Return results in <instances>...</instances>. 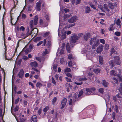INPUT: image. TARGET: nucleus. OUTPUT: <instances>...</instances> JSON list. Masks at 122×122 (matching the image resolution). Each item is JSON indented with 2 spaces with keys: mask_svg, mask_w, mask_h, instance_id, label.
<instances>
[{
  "mask_svg": "<svg viewBox=\"0 0 122 122\" xmlns=\"http://www.w3.org/2000/svg\"><path fill=\"white\" fill-rule=\"evenodd\" d=\"M113 61H111L109 62L110 65L112 67H113L115 65H120L121 64L120 57L118 56L114 57Z\"/></svg>",
  "mask_w": 122,
  "mask_h": 122,
  "instance_id": "nucleus-1",
  "label": "nucleus"
},
{
  "mask_svg": "<svg viewBox=\"0 0 122 122\" xmlns=\"http://www.w3.org/2000/svg\"><path fill=\"white\" fill-rule=\"evenodd\" d=\"M99 40L97 39V37H94L91 39L90 43L91 45H92V48L93 49H95L96 47L99 45Z\"/></svg>",
  "mask_w": 122,
  "mask_h": 122,
  "instance_id": "nucleus-2",
  "label": "nucleus"
},
{
  "mask_svg": "<svg viewBox=\"0 0 122 122\" xmlns=\"http://www.w3.org/2000/svg\"><path fill=\"white\" fill-rule=\"evenodd\" d=\"M78 95V93H74L73 96L72 98L70 99L69 103V104L70 105H73L76 101L78 100H79L77 98V96Z\"/></svg>",
  "mask_w": 122,
  "mask_h": 122,
  "instance_id": "nucleus-3",
  "label": "nucleus"
},
{
  "mask_svg": "<svg viewBox=\"0 0 122 122\" xmlns=\"http://www.w3.org/2000/svg\"><path fill=\"white\" fill-rule=\"evenodd\" d=\"M78 38L76 35L75 34H73L72 36H71V39L70 42L71 44V47H73V45H74V44L76 43L77 41L78 40ZM74 45H73V46Z\"/></svg>",
  "mask_w": 122,
  "mask_h": 122,
  "instance_id": "nucleus-4",
  "label": "nucleus"
},
{
  "mask_svg": "<svg viewBox=\"0 0 122 122\" xmlns=\"http://www.w3.org/2000/svg\"><path fill=\"white\" fill-rule=\"evenodd\" d=\"M96 89L94 87H92L90 88H87L86 89V91L87 92L86 94L87 95H89L90 94H94L95 91Z\"/></svg>",
  "mask_w": 122,
  "mask_h": 122,
  "instance_id": "nucleus-5",
  "label": "nucleus"
},
{
  "mask_svg": "<svg viewBox=\"0 0 122 122\" xmlns=\"http://www.w3.org/2000/svg\"><path fill=\"white\" fill-rule=\"evenodd\" d=\"M38 19V16L37 15H36L34 19V22H33V20L30 21V25L31 28L33 29V28L34 22L35 25H37Z\"/></svg>",
  "mask_w": 122,
  "mask_h": 122,
  "instance_id": "nucleus-6",
  "label": "nucleus"
},
{
  "mask_svg": "<svg viewBox=\"0 0 122 122\" xmlns=\"http://www.w3.org/2000/svg\"><path fill=\"white\" fill-rule=\"evenodd\" d=\"M50 34V32H47L46 33H45L43 35L44 37H46L47 36H48L46 38V39H45L43 41V46H45V45L46 43V41H47V39H50L51 38V36L49 35Z\"/></svg>",
  "mask_w": 122,
  "mask_h": 122,
  "instance_id": "nucleus-7",
  "label": "nucleus"
},
{
  "mask_svg": "<svg viewBox=\"0 0 122 122\" xmlns=\"http://www.w3.org/2000/svg\"><path fill=\"white\" fill-rule=\"evenodd\" d=\"M117 71H118L119 73L118 74H117L118 73L116 72L117 71H115L113 70H112L110 72V74L112 76H117V75L120 74L121 73V71L120 69H117Z\"/></svg>",
  "mask_w": 122,
  "mask_h": 122,
  "instance_id": "nucleus-8",
  "label": "nucleus"
},
{
  "mask_svg": "<svg viewBox=\"0 0 122 122\" xmlns=\"http://www.w3.org/2000/svg\"><path fill=\"white\" fill-rule=\"evenodd\" d=\"M78 19L77 17L76 16L72 17L70 19L68 20V21L70 23H72L76 22Z\"/></svg>",
  "mask_w": 122,
  "mask_h": 122,
  "instance_id": "nucleus-9",
  "label": "nucleus"
},
{
  "mask_svg": "<svg viewBox=\"0 0 122 122\" xmlns=\"http://www.w3.org/2000/svg\"><path fill=\"white\" fill-rule=\"evenodd\" d=\"M67 102V100L66 98H65L62 99L61 102L62 107H61V109H63L64 107L66 105Z\"/></svg>",
  "mask_w": 122,
  "mask_h": 122,
  "instance_id": "nucleus-10",
  "label": "nucleus"
},
{
  "mask_svg": "<svg viewBox=\"0 0 122 122\" xmlns=\"http://www.w3.org/2000/svg\"><path fill=\"white\" fill-rule=\"evenodd\" d=\"M41 0H40L36 3V8L38 11H39L41 10Z\"/></svg>",
  "mask_w": 122,
  "mask_h": 122,
  "instance_id": "nucleus-11",
  "label": "nucleus"
},
{
  "mask_svg": "<svg viewBox=\"0 0 122 122\" xmlns=\"http://www.w3.org/2000/svg\"><path fill=\"white\" fill-rule=\"evenodd\" d=\"M108 7L111 9H113L115 6H116L117 4L116 3H113L111 2L108 3Z\"/></svg>",
  "mask_w": 122,
  "mask_h": 122,
  "instance_id": "nucleus-12",
  "label": "nucleus"
},
{
  "mask_svg": "<svg viewBox=\"0 0 122 122\" xmlns=\"http://www.w3.org/2000/svg\"><path fill=\"white\" fill-rule=\"evenodd\" d=\"M77 79L79 81H83L87 80V78H86L84 76H81L79 77Z\"/></svg>",
  "mask_w": 122,
  "mask_h": 122,
  "instance_id": "nucleus-13",
  "label": "nucleus"
},
{
  "mask_svg": "<svg viewBox=\"0 0 122 122\" xmlns=\"http://www.w3.org/2000/svg\"><path fill=\"white\" fill-rule=\"evenodd\" d=\"M30 121L31 122H37V116L35 115L31 117Z\"/></svg>",
  "mask_w": 122,
  "mask_h": 122,
  "instance_id": "nucleus-14",
  "label": "nucleus"
},
{
  "mask_svg": "<svg viewBox=\"0 0 122 122\" xmlns=\"http://www.w3.org/2000/svg\"><path fill=\"white\" fill-rule=\"evenodd\" d=\"M90 37V34L89 33L86 34L83 36V38H84V39L86 41H87Z\"/></svg>",
  "mask_w": 122,
  "mask_h": 122,
  "instance_id": "nucleus-15",
  "label": "nucleus"
},
{
  "mask_svg": "<svg viewBox=\"0 0 122 122\" xmlns=\"http://www.w3.org/2000/svg\"><path fill=\"white\" fill-rule=\"evenodd\" d=\"M103 46L100 45L97 48V51L98 53H100L101 52L103 48Z\"/></svg>",
  "mask_w": 122,
  "mask_h": 122,
  "instance_id": "nucleus-16",
  "label": "nucleus"
},
{
  "mask_svg": "<svg viewBox=\"0 0 122 122\" xmlns=\"http://www.w3.org/2000/svg\"><path fill=\"white\" fill-rule=\"evenodd\" d=\"M66 87L67 90V91L69 92L70 91L69 89L71 88L72 86L69 83H68L66 84Z\"/></svg>",
  "mask_w": 122,
  "mask_h": 122,
  "instance_id": "nucleus-17",
  "label": "nucleus"
},
{
  "mask_svg": "<svg viewBox=\"0 0 122 122\" xmlns=\"http://www.w3.org/2000/svg\"><path fill=\"white\" fill-rule=\"evenodd\" d=\"M24 72V71L22 69L20 70V71L18 74V77L20 78H22L23 76Z\"/></svg>",
  "mask_w": 122,
  "mask_h": 122,
  "instance_id": "nucleus-18",
  "label": "nucleus"
},
{
  "mask_svg": "<svg viewBox=\"0 0 122 122\" xmlns=\"http://www.w3.org/2000/svg\"><path fill=\"white\" fill-rule=\"evenodd\" d=\"M116 47H113L111 48V54L114 53L115 54H117V52L116 51Z\"/></svg>",
  "mask_w": 122,
  "mask_h": 122,
  "instance_id": "nucleus-19",
  "label": "nucleus"
},
{
  "mask_svg": "<svg viewBox=\"0 0 122 122\" xmlns=\"http://www.w3.org/2000/svg\"><path fill=\"white\" fill-rule=\"evenodd\" d=\"M30 65H31V66L35 67H36L38 66L37 63L35 61L31 62L30 63Z\"/></svg>",
  "mask_w": 122,
  "mask_h": 122,
  "instance_id": "nucleus-20",
  "label": "nucleus"
},
{
  "mask_svg": "<svg viewBox=\"0 0 122 122\" xmlns=\"http://www.w3.org/2000/svg\"><path fill=\"white\" fill-rule=\"evenodd\" d=\"M71 16V14L67 15L66 14H64L63 16L64 20H67L68 18H69Z\"/></svg>",
  "mask_w": 122,
  "mask_h": 122,
  "instance_id": "nucleus-21",
  "label": "nucleus"
},
{
  "mask_svg": "<svg viewBox=\"0 0 122 122\" xmlns=\"http://www.w3.org/2000/svg\"><path fill=\"white\" fill-rule=\"evenodd\" d=\"M91 11V10L89 7L86 6L85 7V11L86 13H89Z\"/></svg>",
  "mask_w": 122,
  "mask_h": 122,
  "instance_id": "nucleus-22",
  "label": "nucleus"
},
{
  "mask_svg": "<svg viewBox=\"0 0 122 122\" xmlns=\"http://www.w3.org/2000/svg\"><path fill=\"white\" fill-rule=\"evenodd\" d=\"M31 33V34H35V36L38 33L37 29L36 28L32 30Z\"/></svg>",
  "mask_w": 122,
  "mask_h": 122,
  "instance_id": "nucleus-23",
  "label": "nucleus"
},
{
  "mask_svg": "<svg viewBox=\"0 0 122 122\" xmlns=\"http://www.w3.org/2000/svg\"><path fill=\"white\" fill-rule=\"evenodd\" d=\"M102 84L104 87H107L108 86V83L105 80H104L103 81Z\"/></svg>",
  "mask_w": 122,
  "mask_h": 122,
  "instance_id": "nucleus-24",
  "label": "nucleus"
},
{
  "mask_svg": "<svg viewBox=\"0 0 122 122\" xmlns=\"http://www.w3.org/2000/svg\"><path fill=\"white\" fill-rule=\"evenodd\" d=\"M99 63L101 64L102 65L103 64V58L101 56H99Z\"/></svg>",
  "mask_w": 122,
  "mask_h": 122,
  "instance_id": "nucleus-25",
  "label": "nucleus"
},
{
  "mask_svg": "<svg viewBox=\"0 0 122 122\" xmlns=\"http://www.w3.org/2000/svg\"><path fill=\"white\" fill-rule=\"evenodd\" d=\"M41 37H38L35 39L34 40V41L35 42H37L41 40Z\"/></svg>",
  "mask_w": 122,
  "mask_h": 122,
  "instance_id": "nucleus-26",
  "label": "nucleus"
},
{
  "mask_svg": "<svg viewBox=\"0 0 122 122\" xmlns=\"http://www.w3.org/2000/svg\"><path fill=\"white\" fill-rule=\"evenodd\" d=\"M66 49L67 51L68 52L70 53V48L69 44L68 43H67L66 45Z\"/></svg>",
  "mask_w": 122,
  "mask_h": 122,
  "instance_id": "nucleus-27",
  "label": "nucleus"
},
{
  "mask_svg": "<svg viewBox=\"0 0 122 122\" xmlns=\"http://www.w3.org/2000/svg\"><path fill=\"white\" fill-rule=\"evenodd\" d=\"M103 7L104 9H105L107 11L109 12V10L108 9L107 5L105 4L103 5Z\"/></svg>",
  "mask_w": 122,
  "mask_h": 122,
  "instance_id": "nucleus-28",
  "label": "nucleus"
},
{
  "mask_svg": "<svg viewBox=\"0 0 122 122\" xmlns=\"http://www.w3.org/2000/svg\"><path fill=\"white\" fill-rule=\"evenodd\" d=\"M42 86V84H41V83L38 82H37L36 85V87L37 88H40V87Z\"/></svg>",
  "mask_w": 122,
  "mask_h": 122,
  "instance_id": "nucleus-29",
  "label": "nucleus"
},
{
  "mask_svg": "<svg viewBox=\"0 0 122 122\" xmlns=\"http://www.w3.org/2000/svg\"><path fill=\"white\" fill-rule=\"evenodd\" d=\"M57 99V98L56 97H54L53 99L52 102L51 104L52 105H54L55 103L56 102Z\"/></svg>",
  "mask_w": 122,
  "mask_h": 122,
  "instance_id": "nucleus-30",
  "label": "nucleus"
},
{
  "mask_svg": "<svg viewBox=\"0 0 122 122\" xmlns=\"http://www.w3.org/2000/svg\"><path fill=\"white\" fill-rule=\"evenodd\" d=\"M115 22L116 23V24L117 25H119L120 24L121 21L120 19H117V20L116 21V22L115 21Z\"/></svg>",
  "mask_w": 122,
  "mask_h": 122,
  "instance_id": "nucleus-31",
  "label": "nucleus"
},
{
  "mask_svg": "<svg viewBox=\"0 0 122 122\" xmlns=\"http://www.w3.org/2000/svg\"><path fill=\"white\" fill-rule=\"evenodd\" d=\"M94 72L96 73H98L100 72V70L99 69H96L93 70Z\"/></svg>",
  "mask_w": 122,
  "mask_h": 122,
  "instance_id": "nucleus-32",
  "label": "nucleus"
},
{
  "mask_svg": "<svg viewBox=\"0 0 122 122\" xmlns=\"http://www.w3.org/2000/svg\"><path fill=\"white\" fill-rule=\"evenodd\" d=\"M119 91L121 93L122 92V83H121L120 85V87L118 89Z\"/></svg>",
  "mask_w": 122,
  "mask_h": 122,
  "instance_id": "nucleus-33",
  "label": "nucleus"
},
{
  "mask_svg": "<svg viewBox=\"0 0 122 122\" xmlns=\"http://www.w3.org/2000/svg\"><path fill=\"white\" fill-rule=\"evenodd\" d=\"M83 91H80L79 93L78 96V95L77 97H78L77 98H79L82 94H83Z\"/></svg>",
  "mask_w": 122,
  "mask_h": 122,
  "instance_id": "nucleus-34",
  "label": "nucleus"
},
{
  "mask_svg": "<svg viewBox=\"0 0 122 122\" xmlns=\"http://www.w3.org/2000/svg\"><path fill=\"white\" fill-rule=\"evenodd\" d=\"M113 80H114V81L116 84H118V82L117 79L114 77L113 78Z\"/></svg>",
  "mask_w": 122,
  "mask_h": 122,
  "instance_id": "nucleus-35",
  "label": "nucleus"
},
{
  "mask_svg": "<svg viewBox=\"0 0 122 122\" xmlns=\"http://www.w3.org/2000/svg\"><path fill=\"white\" fill-rule=\"evenodd\" d=\"M77 37H78V39H79L83 35V34L82 33H80L78 34H76Z\"/></svg>",
  "mask_w": 122,
  "mask_h": 122,
  "instance_id": "nucleus-36",
  "label": "nucleus"
},
{
  "mask_svg": "<svg viewBox=\"0 0 122 122\" xmlns=\"http://www.w3.org/2000/svg\"><path fill=\"white\" fill-rule=\"evenodd\" d=\"M100 42L102 43L103 44H104L105 43V41L103 39H101L100 40Z\"/></svg>",
  "mask_w": 122,
  "mask_h": 122,
  "instance_id": "nucleus-37",
  "label": "nucleus"
},
{
  "mask_svg": "<svg viewBox=\"0 0 122 122\" xmlns=\"http://www.w3.org/2000/svg\"><path fill=\"white\" fill-rule=\"evenodd\" d=\"M30 51L28 48H27L25 50V52L26 54H27L28 52H30Z\"/></svg>",
  "mask_w": 122,
  "mask_h": 122,
  "instance_id": "nucleus-38",
  "label": "nucleus"
},
{
  "mask_svg": "<svg viewBox=\"0 0 122 122\" xmlns=\"http://www.w3.org/2000/svg\"><path fill=\"white\" fill-rule=\"evenodd\" d=\"M49 107L48 106H46L43 109V111L45 112H46L48 110Z\"/></svg>",
  "mask_w": 122,
  "mask_h": 122,
  "instance_id": "nucleus-39",
  "label": "nucleus"
},
{
  "mask_svg": "<svg viewBox=\"0 0 122 122\" xmlns=\"http://www.w3.org/2000/svg\"><path fill=\"white\" fill-rule=\"evenodd\" d=\"M71 70L70 68H68V67L66 68L65 69V72H70L71 71Z\"/></svg>",
  "mask_w": 122,
  "mask_h": 122,
  "instance_id": "nucleus-40",
  "label": "nucleus"
},
{
  "mask_svg": "<svg viewBox=\"0 0 122 122\" xmlns=\"http://www.w3.org/2000/svg\"><path fill=\"white\" fill-rule=\"evenodd\" d=\"M2 109L0 108V117H3L4 114L2 115Z\"/></svg>",
  "mask_w": 122,
  "mask_h": 122,
  "instance_id": "nucleus-41",
  "label": "nucleus"
},
{
  "mask_svg": "<svg viewBox=\"0 0 122 122\" xmlns=\"http://www.w3.org/2000/svg\"><path fill=\"white\" fill-rule=\"evenodd\" d=\"M81 2V0H76L75 2L76 5L80 4Z\"/></svg>",
  "mask_w": 122,
  "mask_h": 122,
  "instance_id": "nucleus-42",
  "label": "nucleus"
},
{
  "mask_svg": "<svg viewBox=\"0 0 122 122\" xmlns=\"http://www.w3.org/2000/svg\"><path fill=\"white\" fill-rule=\"evenodd\" d=\"M48 50L47 49H46L45 51L44 52V53L43 54L44 56H45L48 53Z\"/></svg>",
  "mask_w": 122,
  "mask_h": 122,
  "instance_id": "nucleus-43",
  "label": "nucleus"
},
{
  "mask_svg": "<svg viewBox=\"0 0 122 122\" xmlns=\"http://www.w3.org/2000/svg\"><path fill=\"white\" fill-rule=\"evenodd\" d=\"M99 92L102 94L104 92V89L102 88H101L99 90Z\"/></svg>",
  "mask_w": 122,
  "mask_h": 122,
  "instance_id": "nucleus-44",
  "label": "nucleus"
},
{
  "mask_svg": "<svg viewBox=\"0 0 122 122\" xmlns=\"http://www.w3.org/2000/svg\"><path fill=\"white\" fill-rule=\"evenodd\" d=\"M115 110L116 111L117 113L118 112V107L116 105H115Z\"/></svg>",
  "mask_w": 122,
  "mask_h": 122,
  "instance_id": "nucleus-45",
  "label": "nucleus"
},
{
  "mask_svg": "<svg viewBox=\"0 0 122 122\" xmlns=\"http://www.w3.org/2000/svg\"><path fill=\"white\" fill-rule=\"evenodd\" d=\"M115 34L117 36H119L120 35V33L119 32H115Z\"/></svg>",
  "mask_w": 122,
  "mask_h": 122,
  "instance_id": "nucleus-46",
  "label": "nucleus"
},
{
  "mask_svg": "<svg viewBox=\"0 0 122 122\" xmlns=\"http://www.w3.org/2000/svg\"><path fill=\"white\" fill-rule=\"evenodd\" d=\"M25 29V28L23 26H21L20 28V31H23Z\"/></svg>",
  "mask_w": 122,
  "mask_h": 122,
  "instance_id": "nucleus-47",
  "label": "nucleus"
},
{
  "mask_svg": "<svg viewBox=\"0 0 122 122\" xmlns=\"http://www.w3.org/2000/svg\"><path fill=\"white\" fill-rule=\"evenodd\" d=\"M19 109V107L18 106H16L15 107L14 109V111L16 112L18 111Z\"/></svg>",
  "mask_w": 122,
  "mask_h": 122,
  "instance_id": "nucleus-48",
  "label": "nucleus"
},
{
  "mask_svg": "<svg viewBox=\"0 0 122 122\" xmlns=\"http://www.w3.org/2000/svg\"><path fill=\"white\" fill-rule=\"evenodd\" d=\"M60 63L61 64H63L64 62V59L63 58H62L61 59Z\"/></svg>",
  "mask_w": 122,
  "mask_h": 122,
  "instance_id": "nucleus-49",
  "label": "nucleus"
},
{
  "mask_svg": "<svg viewBox=\"0 0 122 122\" xmlns=\"http://www.w3.org/2000/svg\"><path fill=\"white\" fill-rule=\"evenodd\" d=\"M66 79V81L68 82H71V80L70 79L68 78L67 77H65Z\"/></svg>",
  "mask_w": 122,
  "mask_h": 122,
  "instance_id": "nucleus-50",
  "label": "nucleus"
},
{
  "mask_svg": "<svg viewBox=\"0 0 122 122\" xmlns=\"http://www.w3.org/2000/svg\"><path fill=\"white\" fill-rule=\"evenodd\" d=\"M118 77L119 79V80L121 81L122 82V77L120 76L119 74L118 75H117V76Z\"/></svg>",
  "mask_w": 122,
  "mask_h": 122,
  "instance_id": "nucleus-51",
  "label": "nucleus"
},
{
  "mask_svg": "<svg viewBox=\"0 0 122 122\" xmlns=\"http://www.w3.org/2000/svg\"><path fill=\"white\" fill-rule=\"evenodd\" d=\"M57 67L55 65H54L53 66V69L54 71H56L57 70Z\"/></svg>",
  "mask_w": 122,
  "mask_h": 122,
  "instance_id": "nucleus-52",
  "label": "nucleus"
},
{
  "mask_svg": "<svg viewBox=\"0 0 122 122\" xmlns=\"http://www.w3.org/2000/svg\"><path fill=\"white\" fill-rule=\"evenodd\" d=\"M19 99H20V98H19V97L17 98V99H16L15 100V104H17L18 103L19 101Z\"/></svg>",
  "mask_w": 122,
  "mask_h": 122,
  "instance_id": "nucleus-53",
  "label": "nucleus"
},
{
  "mask_svg": "<svg viewBox=\"0 0 122 122\" xmlns=\"http://www.w3.org/2000/svg\"><path fill=\"white\" fill-rule=\"evenodd\" d=\"M29 84L30 85H31L32 88H34V86L33 84L31 83V82H29Z\"/></svg>",
  "mask_w": 122,
  "mask_h": 122,
  "instance_id": "nucleus-54",
  "label": "nucleus"
},
{
  "mask_svg": "<svg viewBox=\"0 0 122 122\" xmlns=\"http://www.w3.org/2000/svg\"><path fill=\"white\" fill-rule=\"evenodd\" d=\"M52 83L54 84L55 85L56 84V82L54 79V78H53V77L52 78Z\"/></svg>",
  "mask_w": 122,
  "mask_h": 122,
  "instance_id": "nucleus-55",
  "label": "nucleus"
},
{
  "mask_svg": "<svg viewBox=\"0 0 122 122\" xmlns=\"http://www.w3.org/2000/svg\"><path fill=\"white\" fill-rule=\"evenodd\" d=\"M74 83L75 84L77 85H81L83 83L82 82H80V83L75 82Z\"/></svg>",
  "mask_w": 122,
  "mask_h": 122,
  "instance_id": "nucleus-56",
  "label": "nucleus"
},
{
  "mask_svg": "<svg viewBox=\"0 0 122 122\" xmlns=\"http://www.w3.org/2000/svg\"><path fill=\"white\" fill-rule=\"evenodd\" d=\"M64 11L66 13H67L69 11V10L67 8H65L64 9Z\"/></svg>",
  "mask_w": 122,
  "mask_h": 122,
  "instance_id": "nucleus-57",
  "label": "nucleus"
},
{
  "mask_svg": "<svg viewBox=\"0 0 122 122\" xmlns=\"http://www.w3.org/2000/svg\"><path fill=\"white\" fill-rule=\"evenodd\" d=\"M109 47V45L108 44H106L105 45V49L107 50Z\"/></svg>",
  "mask_w": 122,
  "mask_h": 122,
  "instance_id": "nucleus-58",
  "label": "nucleus"
},
{
  "mask_svg": "<svg viewBox=\"0 0 122 122\" xmlns=\"http://www.w3.org/2000/svg\"><path fill=\"white\" fill-rule=\"evenodd\" d=\"M33 46L32 45H30L29 46V47L28 48L30 51L31 50V49L33 48Z\"/></svg>",
  "mask_w": 122,
  "mask_h": 122,
  "instance_id": "nucleus-59",
  "label": "nucleus"
},
{
  "mask_svg": "<svg viewBox=\"0 0 122 122\" xmlns=\"http://www.w3.org/2000/svg\"><path fill=\"white\" fill-rule=\"evenodd\" d=\"M76 67L77 66L76 65L74 64L73 65V70H74L76 69L77 68Z\"/></svg>",
  "mask_w": 122,
  "mask_h": 122,
  "instance_id": "nucleus-60",
  "label": "nucleus"
},
{
  "mask_svg": "<svg viewBox=\"0 0 122 122\" xmlns=\"http://www.w3.org/2000/svg\"><path fill=\"white\" fill-rule=\"evenodd\" d=\"M73 56L71 55H69L68 56V58L70 59H71L73 58Z\"/></svg>",
  "mask_w": 122,
  "mask_h": 122,
  "instance_id": "nucleus-61",
  "label": "nucleus"
},
{
  "mask_svg": "<svg viewBox=\"0 0 122 122\" xmlns=\"http://www.w3.org/2000/svg\"><path fill=\"white\" fill-rule=\"evenodd\" d=\"M67 75L68 77H69L71 78L72 77V75L70 73H69L67 74Z\"/></svg>",
  "mask_w": 122,
  "mask_h": 122,
  "instance_id": "nucleus-62",
  "label": "nucleus"
},
{
  "mask_svg": "<svg viewBox=\"0 0 122 122\" xmlns=\"http://www.w3.org/2000/svg\"><path fill=\"white\" fill-rule=\"evenodd\" d=\"M42 43L43 41H40L37 44V46H39Z\"/></svg>",
  "mask_w": 122,
  "mask_h": 122,
  "instance_id": "nucleus-63",
  "label": "nucleus"
},
{
  "mask_svg": "<svg viewBox=\"0 0 122 122\" xmlns=\"http://www.w3.org/2000/svg\"><path fill=\"white\" fill-rule=\"evenodd\" d=\"M72 62L71 61H70L68 62V65L70 67H71L72 66Z\"/></svg>",
  "mask_w": 122,
  "mask_h": 122,
  "instance_id": "nucleus-64",
  "label": "nucleus"
}]
</instances>
